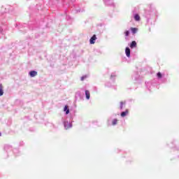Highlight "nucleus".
Listing matches in <instances>:
<instances>
[{
  "mask_svg": "<svg viewBox=\"0 0 179 179\" xmlns=\"http://www.w3.org/2000/svg\"><path fill=\"white\" fill-rule=\"evenodd\" d=\"M134 19L135 20H136V22H139V20H141V17L139 16V15L136 14L134 16Z\"/></svg>",
  "mask_w": 179,
  "mask_h": 179,
  "instance_id": "nucleus-9",
  "label": "nucleus"
},
{
  "mask_svg": "<svg viewBox=\"0 0 179 179\" xmlns=\"http://www.w3.org/2000/svg\"><path fill=\"white\" fill-rule=\"evenodd\" d=\"M131 33H133V34H135L136 31H138V28L131 27Z\"/></svg>",
  "mask_w": 179,
  "mask_h": 179,
  "instance_id": "nucleus-10",
  "label": "nucleus"
},
{
  "mask_svg": "<svg viewBox=\"0 0 179 179\" xmlns=\"http://www.w3.org/2000/svg\"><path fill=\"white\" fill-rule=\"evenodd\" d=\"M0 96H3V86L0 84Z\"/></svg>",
  "mask_w": 179,
  "mask_h": 179,
  "instance_id": "nucleus-8",
  "label": "nucleus"
},
{
  "mask_svg": "<svg viewBox=\"0 0 179 179\" xmlns=\"http://www.w3.org/2000/svg\"><path fill=\"white\" fill-rule=\"evenodd\" d=\"M124 34H125L126 37H128V36H129V31H126L124 32Z\"/></svg>",
  "mask_w": 179,
  "mask_h": 179,
  "instance_id": "nucleus-13",
  "label": "nucleus"
},
{
  "mask_svg": "<svg viewBox=\"0 0 179 179\" xmlns=\"http://www.w3.org/2000/svg\"><path fill=\"white\" fill-rule=\"evenodd\" d=\"M2 134L0 133V136H1Z\"/></svg>",
  "mask_w": 179,
  "mask_h": 179,
  "instance_id": "nucleus-17",
  "label": "nucleus"
},
{
  "mask_svg": "<svg viewBox=\"0 0 179 179\" xmlns=\"http://www.w3.org/2000/svg\"><path fill=\"white\" fill-rule=\"evenodd\" d=\"M118 122V120L117 119H114L113 121H112V124L113 125H117V123Z\"/></svg>",
  "mask_w": 179,
  "mask_h": 179,
  "instance_id": "nucleus-12",
  "label": "nucleus"
},
{
  "mask_svg": "<svg viewBox=\"0 0 179 179\" xmlns=\"http://www.w3.org/2000/svg\"><path fill=\"white\" fill-rule=\"evenodd\" d=\"M125 54H126L127 57H131V49H129V48H126Z\"/></svg>",
  "mask_w": 179,
  "mask_h": 179,
  "instance_id": "nucleus-4",
  "label": "nucleus"
},
{
  "mask_svg": "<svg viewBox=\"0 0 179 179\" xmlns=\"http://www.w3.org/2000/svg\"><path fill=\"white\" fill-rule=\"evenodd\" d=\"M64 111H66V114L69 113V108H68V106H64Z\"/></svg>",
  "mask_w": 179,
  "mask_h": 179,
  "instance_id": "nucleus-11",
  "label": "nucleus"
},
{
  "mask_svg": "<svg viewBox=\"0 0 179 179\" xmlns=\"http://www.w3.org/2000/svg\"><path fill=\"white\" fill-rule=\"evenodd\" d=\"M96 40L97 37L96 36V35H93L92 37L90 39V44H94Z\"/></svg>",
  "mask_w": 179,
  "mask_h": 179,
  "instance_id": "nucleus-1",
  "label": "nucleus"
},
{
  "mask_svg": "<svg viewBox=\"0 0 179 179\" xmlns=\"http://www.w3.org/2000/svg\"><path fill=\"white\" fill-rule=\"evenodd\" d=\"M81 80H85V77H82Z\"/></svg>",
  "mask_w": 179,
  "mask_h": 179,
  "instance_id": "nucleus-16",
  "label": "nucleus"
},
{
  "mask_svg": "<svg viewBox=\"0 0 179 179\" xmlns=\"http://www.w3.org/2000/svg\"><path fill=\"white\" fill-rule=\"evenodd\" d=\"M64 127L66 129H69V128H72V124L69 122H64Z\"/></svg>",
  "mask_w": 179,
  "mask_h": 179,
  "instance_id": "nucleus-2",
  "label": "nucleus"
},
{
  "mask_svg": "<svg viewBox=\"0 0 179 179\" xmlns=\"http://www.w3.org/2000/svg\"><path fill=\"white\" fill-rule=\"evenodd\" d=\"M130 48H136V41H133L130 45Z\"/></svg>",
  "mask_w": 179,
  "mask_h": 179,
  "instance_id": "nucleus-6",
  "label": "nucleus"
},
{
  "mask_svg": "<svg viewBox=\"0 0 179 179\" xmlns=\"http://www.w3.org/2000/svg\"><path fill=\"white\" fill-rule=\"evenodd\" d=\"M128 114H129V110L126 109L125 111L121 113L120 115L121 117H127Z\"/></svg>",
  "mask_w": 179,
  "mask_h": 179,
  "instance_id": "nucleus-3",
  "label": "nucleus"
},
{
  "mask_svg": "<svg viewBox=\"0 0 179 179\" xmlns=\"http://www.w3.org/2000/svg\"><path fill=\"white\" fill-rule=\"evenodd\" d=\"M29 75L31 78H34V76H37V71H31L29 72Z\"/></svg>",
  "mask_w": 179,
  "mask_h": 179,
  "instance_id": "nucleus-5",
  "label": "nucleus"
},
{
  "mask_svg": "<svg viewBox=\"0 0 179 179\" xmlns=\"http://www.w3.org/2000/svg\"><path fill=\"white\" fill-rule=\"evenodd\" d=\"M123 106H124V102H120V110H122Z\"/></svg>",
  "mask_w": 179,
  "mask_h": 179,
  "instance_id": "nucleus-15",
  "label": "nucleus"
},
{
  "mask_svg": "<svg viewBox=\"0 0 179 179\" xmlns=\"http://www.w3.org/2000/svg\"><path fill=\"white\" fill-rule=\"evenodd\" d=\"M157 78L161 79V78H162V73H160V72L157 73Z\"/></svg>",
  "mask_w": 179,
  "mask_h": 179,
  "instance_id": "nucleus-14",
  "label": "nucleus"
},
{
  "mask_svg": "<svg viewBox=\"0 0 179 179\" xmlns=\"http://www.w3.org/2000/svg\"><path fill=\"white\" fill-rule=\"evenodd\" d=\"M85 96L87 100H89V99H90V92H89V90L85 91Z\"/></svg>",
  "mask_w": 179,
  "mask_h": 179,
  "instance_id": "nucleus-7",
  "label": "nucleus"
}]
</instances>
